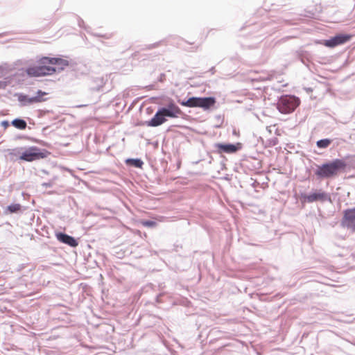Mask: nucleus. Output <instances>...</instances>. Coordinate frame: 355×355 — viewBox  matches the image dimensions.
Here are the masks:
<instances>
[{"label":"nucleus","mask_w":355,"mask_h":355,"mask_svg":"<svg viewBox=\"0 0 355 355\" xmlns=\"http://www.w3.org/2000/svg\"><path fill=\"white\" fill-rule=\"evenodd\" d=\"M59 64L62 66H67L68 62L60 58H49L44 57L40 60V65L30 67L26 69V73L31 77H40L47 75H51L55 72V69L53 67H49L46 64Z\"/></svg>","instance_id":"f257e3e1"},{"label":"nucleus","mask_w":355,"mask_h":355,"mask_svg":"<svg viewBox=\"0 0 355 355\" xmlns=\"http://www.w3.org/2000/svg\"><path fill=\"white\" fill-rule=\"evenodd\" d=\"M181 113L180 107L174 103H171L167 107L159 108L154 116L146 122V124L149 127H157L165 123L167 121L166 117L178 118Z\"/></svg>","instance_id":"f03ea898"},{"label":"nucleus","mask_w":355,"mask_h":355,"mask_svg":"<svg viewBox=\"0 0 355 355\" xmlns=\"http://www.w3.org/2000/svg\"><path fill=\"white\" fill-rule=\"evenodd\" d=\"M345 167L346 163L343 160L336 159L331 162L318 166L315 173L320 178H329L336 176L340 171Z\"/></svg>","instance_id":"7ed1b4c3"},{"label":"nucleus","mask_w":355,"mask_h":355,"mask_svg":"<svg viewBox=\"0 0 355 355\" xmlns=\"http://www.w3.org/2000/svg\"><path fill=\"white\" fill-rule=\"evenodd\" d=\"M300 103V99L294 96H284L277 103V109L282 114H289L295 110Z\"/></svg>","instance_id":"20e7f679"},{"label":"nucleus","mask_w":355,"mask_h":355,"mask_svg":"<svg viewBox=\"0 0 355 355\" xmlns=\"http://www.w3.org/2000/svg\"><path fill=\"white\" fill-rule=\"evenodd\" d=\"M215 103L216 99L214 97H191L187 101H182L181 105L189 107H198L205 110H207L210 107H213Z\"/></svg>","instance_id":"39448f33"},{"label":"nucleus","mask_w":355,"mask_h":355,"mask_svg":"<svg viewBox=\"0 0 355 355\" xmlns=\"http://www.w3.org/2000/svg\"><path fill=\"white\" fill-rule=\"evenodd\" d=\"M47 155L46 150H40L37 147L32 146L21 152L19 159L26 162H33L45 158Z\"/></svg>","instance_id":"423d86ee"},{"label":"nucleus","mask_w":355,"mask_h":355,"mask_svg":"<svg viewBox=\"0 0 355 355\" xmlns=\"http://www.w3.org/2000/svg\"><path fill=\"white\" fill-rule=\"evenodd\" d=\"M352 35L347 34H339L329 40H325L324 45L328 47H335L336 46L343 44L348 42Z\"/></svg>","instance_id":"0eeeda50"},{"label":"nucleus","mask_w":355,"mask_h":355,"mask_svg":"<svg viewBox=\"0 0 355 355\" xmlns=\"http://www.w3.org/2000/svg\"><path fill=\"white\" fill-rule=\"evenodd\" d=\"M45 94V92L39 90L37 91V95L35 96L28 97L26 95L20 94L18 96V100L22 104V105H28L35 103L43 101L44 100L42 99V96Z\"/></svg>","instance_id":"6e6552de"},{"label":"nucleus","mask_w":355,"mask_h":355,"mask_svg":"<svg viewBox=\"0 0 355 355\" xmlns=\"http://www.w3.org/2000/svg\"><path fill=\"white\" fill-rule=\"evenodd\" d=\"M57 239L65 244L70 245L71 247H76L78 245V242L74 238L63 233L56 234Z\"/></svg>","instance_id":"1a4fd4ad"},{"label":"nucleus","mask_w":355,"mask_h":355,"mask_svg":"<svg viewBox=\"0 0 355 355\" xmlns=\"http://www.w3.org/2000/svg\"><path fill=\"white\" fill-rule=\"evenodd\" d=\"M305 200L308 202H313L314 201L320 200L324 201L327 199V195L322 191H318L312 193L309 195H306L304 197Z\"/></svg>","instance_id":"9d476101"},{"label":"nucleus","mask_w":355,"mask_h":355,"mask_svg":"<svg viewBox=\"0 0 355 355\" xmlns=\"http://www.w3.org/2000/svg\"><path fill=\"white\" fill-rule=\"evenodd\" d=\"M218 149L221 150L223 152L227 153H234L237 150V147L234 144H219L217 145Z\"/></svg>","instance_id":"9b49d317"},{"label":"nucleus","mask_w":355,"mask_h":355,"mask_svg":"<svg viewBox=\"0 0 355 355\" xmlns=\"http://www.w3.org/2000/svg\"><path fill=\"white\" fill-rule=\"evenodd\" d=\"M342 225L343 227L351 230L352 232H355V220L343 216Z\"/></svg>","instance_id":"f8f14e48"},{"label":"nucleus","mask_w":355,"mask_h":355,"mask_svg":"<svg viewBox=\"0 0 355 355\" xmlns=\"http://www.w3.org/2000/svg\"><path fill=\"white\" fill-rule=\"evenodd\" d=\"M12 125L19 130H24L27 125L26 122L20 119H14L12 121Z\"/></svg>","instance_id":"ddd939ff"},{"label":"nucleus","mask_w":355,"mask_h":355,"mask_svg":"<svg viewBox=\"0 0 355 355\" xmlns=\"http://www.w3.org/2000/svg\"><path fill=\"white\" fill-rule=\"evenodd\" d=\"M21 209L19 204H12L6 207V213L12 214L19 211Z\"/></svg>","instance_id":"4468645a"},{"label":"nucleus","mask_w":355,"mask_h":355,"mask_svg":"<svg viewBox=\"0 0 355 355\" xmlns=\"http://www.w3.org/2000/svg\"><path fill=\"white\" fill-rule=\"evenodd\" d=\"M331 142V141L329 139H321L317 141V146L320 148H325L330 145Z\"/></svg>","instance_id":"2eb2a0df"},{"label":"nucleus","mask_w":355,"mask_h":355,"mask_svg":"<svg viewBox=\"0 0 355 355\" xmlns=\"http://www.w3.org/2000/svg\"><path fill=\"white\" fill-rule=\"evenodd\" d=\"M344 216L349 219L355 220V207L353 209H347L344 212Z\"/></svg>","instance_id":"dca6fc26"},{"label":"nucleus","mask_w":355,"mask_h":355,"mask_svg":"<svg viewBox=\"0 0 355 355\" xmlns=\"http://www.w3.org/2000/svg\"><path fill=\"white\" fill-rule=\"evenodd\" d=\"M128 162L132 163L135 167L141 168L143 165V162L139 159H130Z\"/></svg>","instance_id":"f3484780"},{"label":"nucleus","mask_w":355,"mask_h":355,"mask_svg":"<svg viewBox=\"0 0 355 355\" xmlns=\"http://www.w3.org/2000/svg\"><path fill=\"white\" fill-rule=\"evenodd\" d=\"M141 223L145 226L148 227H155L157 225L156 222L153 220H142Z\"/></svg>","instance_id":"a211bd4d"},{"label":"nucleus","mask_w":355,"mask_h":355,"mask_svg":"<svg viewBox=\"0 0 355 355\" xmlns=\"http://www.w3.org/2000/svg\"><path fill=\"white\" fill-rule=\"evenodd\" d=\"M8 153L10 155L13 156H20L21 155V149L20 148H15V149H8Z\"/></svg>","instance_id":"6ab92c4d"},{"label":"nucleus","mask_w":355,"mask_h":355,"mask_svg":"<svg viewBox=\"0 0 355 355\" xmlns=\"http://www.w3.org/2000/svg\"><path fill=\"white\" fill-rule=\"evenodd\" d=\"M1 125L4 128H7L9 125V123L8 121H3L1 122Z\"/></svg>","instance_id":"aec40b11"},{"label":"nucleus","mask_w":355,"mask_h":355,"mask_svg":"<svg viewBox=\"0 0 355 355\" xmlns=\"http://www.w3.org/2000/svg\"><path fill=\"white\" fill-rule=\"evenodd\" d=\"M42 185L46 187H50L52 186V184L51 182H48V183H43Z\"/></svg>","instance_id":"412c9836"},{"label":"nucleus","mask_w":355,"mask_h":355,"mask_svg":"<svg viewBox=\"0 0 355 355\" xmlns=\"http://www.w3.org/2000/svg\"><path fill=\"white\" fill-rule=\"evenodd\" d=\"M267 130L270 132L271 130L269 129V128H267Z\"/></svg>","instance_id":"4be33fe9"}]
</instances>
